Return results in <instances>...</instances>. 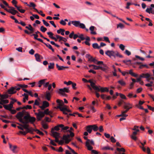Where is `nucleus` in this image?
I'll return each instance as SVG.
<instances>
[{
    "instance_id": "nucleus-1",
    "label": "nucleus",
    "mask_w": 154,
    "mask_h": 154,
    "mask_svg": "<svg viewBox=\"0 0 154 154\" xmlns=\"http://www.w3.org/2000/svg\"><path fill=\"white\" fill-rule=\"evenodd\" d=\"M23 109L22 112L17 113L16 117L21 123H30L33 124L36 120L34 117L31 116L29 113Z\"/></svg>"
},
{
    "instance_id": "nucleus-2",
    "label": "nucleus",
    "mask_w": 154,
    "mask_h": 154,
    "mask_svg": "<svg viewBox=\"0 0 154 154\" xmlns=\"http://www.w3.org/2000/svg\"><path fill=\"white\" fill-rule=\"evenodd\" d=\"M106 54L112 59H115L116 57L122 58L123 56L120 54L117 51L108 50L105 52Z\"/></svg>"
},
{
    "instance_id": "nucleus-3",
    "label": "nucleus",
    "mask_w": 154,
    "mask_h": 154,
    "mask_svg": "<svg viewBox=\"0 0 154 154\" xmlns=\"http://www.w3.org/2000/svg\"><path fill=\"white\" fill-rule=\"evenodd\" d=\"M49 114V109H45L44 112L40 111L38 113H35L37 116L36 118L38 121L41 120V119L44 116L45 114L48 115Z\"/></svg>"
},
{
    "instance_id": "nucleus-4",
    "label": "nucleus",
    "mask_w": 154,
    "mask_h": 154,
    "mask_svg": "<svg viewBox=\"0 0 154 154\" xmlns=\"http://www.w3.org/2000/svg\"><path fill=\"white\" fill-rule=\"evenodd\" d=\"M67 131L69 132L70 134L63 135L62 139L65 140V143H68L71 141V140L69 138L71 136V137H73L74 136V134L73 133L69 130H67Z\"/></svg>"
},
{
    "instance_id": "nucleus-5",
    "label": "nucleus",
    "mask_w": 154,
    "mask_h": 154,
    "mask_svg": "<svg viewBox=\"0 0 154 154\" xmlns=\"http://www.w3.org/2000/svg\"><path fill=\"white\" fill-rule=\"evenodd\" d=\"M89 67H93V69H94L98 70L99 69H100L102 70L104 72H106L108 68L107 65H104V67H102V66H97L93 64L89 65Z\"/></svg>"
},
{
    "instance_id": "nucleus-6",
    "label": "nucleus",
    "mask_w": 154,
    "mask_h": 154,
    "mask_svg": "<svg viewBox=\"0 0 154 154\" xmlns=\"http://www.w3.org/2000/svg\"><path fill=\"white\" fill-rule=\"evenodd\" d=\"M69 92V89L68 88H63L59 89L58 93L61 94L62 96L66 97L67 95L65 93H68Z\"/></svg>"
},
{
    "instance_id": "nucleus-7",
    "label": "nucleus",
    "mask_w": 154,
    "mask_h": 154,
    "mask_svg": "<svg viewBox=\"0 0 154 154\" xmlns=\"http://www.w3.org/2000/svg\"><path fill=\"white\" fill-rule=\"evenodd\" d=\"M8 7L10 9H8L5 8V9H4L8 12L13 15H15L16 14H20L17 11L15 10V8L13 7L10 6H8Z\"/></svg>"
},
{
    "instance_id": "nucleus-8",
    "label": "nucleus",
    "mask_w": 154,
    "mask_h": 154,
    "mask_svg": "<svg viewBox=\"0 0 154 154\" xmlns=\"http://www.w3.org/2000/svg\"><path fill=\"white\" fill-rule=\"evenodd\" d=\"M26 28L29 30L30 32H29L26 30H24V32L28 34H30L31 33H33L35 31V29L33 28L30 24L29 25V26H26Z\"/></svg>"
},
{
    "instance_id": "nucleus-9",
    "label": "nucleus",
    "mask_w": 154,
    "mask_h": 154,
    "mask_svg": "<svg viewBox=\"0 0 154 154\" xmlns=\"http://www.w3.org/2000/svg\"><path fill=\"white\" fill-rule=\"evenodd\" d=\"M28 128L29 129V130H26V131H20L19 133L20 134H22L24 135H25L27 133L29 132L31 133H32L34 131V129L32 128H29V125H28Z\"/></svg>"
},
{
    "instance_id": "nucleus-10",
    "label": "nucleus",
    "mask_w": 154,
    "mask_h": 154,
    "mask_svg": "<svg viewBox=\"0 0 154 154\" xmlns=\"http://www.w3.org/2000/svg\"><path fill=\"white\" fill-rule=\"evenodd\" d=\"M97 89H95L94 90L97 91H100L102 93L104 92H108L109 91L108 88L106 87H101L100 86H97Z\"/></svg>"
},
{
    "instance_id": "nucleus-11",
    "label": "nucleus",
    "mask_w": 154,
    "mask_h": 154,
    "mask_svg": "<svg viewBox=\"0 0 154 154\" xmlns=\"http://www.w3.org/2000/svg\"><path fill=\"white\" fill-rule=\"evenodd\" d=\"M86 57L88 58V61L90 62H93L95 64L96 63L97 60L95 58H93L90 54H88L86 55Z\"/></svg>"
},
{
    "instance_id": "nucleus-12",
    "label": "nucleus",
    "mask_w": 154,
    "mask_h": 154,
    "mask_svg": "<svg viewBox=\"0 0 154 154\" xmlns=\"http://www.w3.org/2000/svg\"><path fill=\"white\" fill-rule=\"evenodd\" d=\"M53 130V129H51V135L54 137H57L58 139L60 138V134L56 131H54Z\"/></svg>"
},
{
    "instance_id": "nucleus-13",
    "label": "nucleus",
    "mask_w": 154,
    "mask_h": 154,
    "mask_svg": "<svg viewBox=\"0 0 154 154\" xmlns=\"http://www.w3.org/2000/svg\"><path fill=\"white\" fill-rule=\"evenodd\" d=\"M91 84V86L94 89H97V86L95 85V84L91 80H89L88 81V82Z\"/></svg>"
},
{
    "instance_id": "nucleus-14",
    "label": "nucleus",
    "mask_w": 154,
    "mask_h": 154,
    "mask_svg": "<svg viewBox=\"0 0 154 154\" xmlns=\"http://www.w3.org/2000/svg\"><path fill=\"white\" fill-rule=\"evenodd\" d=\"M35 57L36 60L38 62H40L41 60V59H42L43 58L42 56L37 53L35 54Z\"/></svg>"
},
{
    "instance_id": "nucleus-15",
    "label": "nucleus",
    "mask_w": 154,
    "mask_h": 154,
    "mask_svg": "<svg viewBox=\"0 0 154 154\" xmlns=\"http://www.w3.org/2000/svg\"><path fill=\"white\" fill-rule=\"evenodd\" d=\"M66 106L64 105V106H61V107L60 106H57V107H55V108L56 109H59L62 112H63L64 111H66L67 108L66 107Z\"/></svg>"
},
{
    "instance_id": "nucleus-16",
    "label": "nucleus",
    "mask_w": 154,
    "mask_h": 154,
    "mask_svg": "<svg viewBox=\"0 0 154 154\" xmlns=\"http://www.w3.org/2000/svg\"><path fill=\"white\" fill-rule=\"evenodd\" d=\"M9 148L13 152H16V149L17 148V146H12L11 144L9 143Z\"/></svg>"
},
{
    "instance_id": "nucleus-17",
    "label": "nucleus",
    "mask_w": 154,
    "mask_h": 154,
    "mask_svg": "<svg viewBox=\"0 0 154 154\" xmlns=\"http://www.w3.org/2000/svg\"><path fill=\"white\" fill-rule=\"evenodd\" d=\"M8 92L9 94H13L16 93V91H15L14 88L11 87L8 90Z\"/></svg>"
},
{
    "instance_id": "nucleus-18",
    "label": "nucleus",
    "mask_w": 154,
    "mask_h": 154,
    "mask_svg": "<svg viewBox=\"0 0 154 154\" xmlns=\"http://www.w3.org/2000/svg\"><path fill=\"white\" fill-rule=\"evenodd\" d=\"M57 103H58L57 106H60L61 107L64 106V104L63 101L61 100L57 99L56 100Z\"/></svg>"
},
{
    "instance_id": "nucleus-19",
    "label": "nucleus",
    "mask_w": 154,
    "mask_h": 154,
    "mask_svg": "<svg viewBox=\"0 0 154 154\" xmlns=\"http://www.w3.org/2000/svg\"><path fill=\"white\" fill-rule=\"evenodd\" d=\"M23 125L20 124L19 123H17V124L21 127H23L25 129L29 130V129L28 128V125L27 124L28 123H22Z\"/></svg>"
},
{
    "instance_id": "nucleus-20",
    "label": "nucleus",
    "mask_w": 154,
    "mask_h": 154,
    "mask_svg": "<svg viewBox=\"0 0 154 154\" xmlns=\"http://www.w3.org/2000/svg\"><path fill=\"white\" fill-rule=\"evenodd\" d=\"M35 33V34H33L32 35H33L34 36V38L35 39L37 40L42 43H43V42L42 39L40 38H37V37H38V35H37L38 34H36Z\"/></svg>"
},
{
    "instance_id": "nucleus-21",
    "label": "nucleus",
    "mask_w": 154,
    "mask_h": 154,
    "mask_svg": "<svg viewBox=\"0 0 154 154\" xmlns=\"http://www.w3.org/2000/svg\"><path fill=\"white\" fill-rule=\"evenodd\" d=\"M45 98L48 101L50 100L51 94L49 92L46 91L45 96Z\"/></svg>"
},
{
    "instance_id": "nucleus-22",
    "label": "nucleus",
    "mask_w": 154,
    "mask_h": 154,
    "mask_svg": "<svg viewBox=\"0 0 154 154\" xmlns=\"http://www.w3.org/2000/svg\"><path fill=\"white\" fill-rule=\"evenodd\" d=\"M95 28V27L93 26H91L90 27L89 29L91 31V34L94 35H96L97 34V33L95 32H94Z\"/></svg>"
},
{
    "instance_id": "nucleus-23",
    "label": "nucleus",
    "mask_w": 154,
    "mask_h": 154,
    "mask_svg": "<svg viewBox=\"0 0 154 154\" xmlns=\"http://www.w3.org/2000/svg\"><path fill=\"white\" fill-rule=\"evenodd\" d=\"M80 22L77 21H72V23L74 26L76 27H78L80 24Z\"/></svg>"
},
{
    "instance_id": "nucleus-24",
    "label": "nucleus",
    "mask_w": 154,
    "mask_h": 154,
    "mask_svg": "<svg viewBox=\"0 0 154 154\" xmlns=\"http://www.w3.org/2000/svg\"><path fill=\"white\" fill-rule=\"evenodd\" d=\"M86 146L87 147L88 149L89 150H92L93 147L90 145L89 144V142L88 141H86Z\"/></svg>"
},
{
    "instance_id": "nucleus-25",
    "label": "nucleus",
    "mask_w": 154,
    "mask_h": 154,
    "mask_svg": "<svg viewBox=\"0 0 154 154\" xmlns=\"http://www.w3.org/2000/svg\"><path fill=\"white\" fill-rule=\"evenodd\" d=\"M130 107H132L131 105L129 103H124V108L125 109H127Z\"/></svg>"
},
{
    "instance_id": "nucleus-26",
    "label": "nucleus",
    "mask_w": 154,
    "mask_h": 154,
    "mask_svg": "<svg viewBox=\"0 0 154 154\" xmlns=\"http://www.w3.org/2000/svg\"><path fill=\"white\" fill-rule=\"evenodd\" d=\"M91 125H90L86 127V130L89 133H91L92 131V128L91 127Z\"/></svg>"
},
{
    "instance_id": "nucleus-27",
    "label": "nucleus",
    "mask_w": 154,
    "mask_h": 154,
    "mask_svg": "<svg viewBox=\"0 0 154 154\" xmlns=\"http://www.w3.org/2000/svg\"><path fill=\"white\" fill-rule=\"evenodd\" d=\"M43 43L44 44H45L46 46L47 47H48L49 49H51L52 51H53V52L54 51V49L53 48L51 45H50L49 44H46V43H44V42Z\"/></svg>"
},
{
    "instance_id": "nucleus-28",
    "label": "nucleus",
    "mask_w": 154,
    "mask_h": 154,
    "mask_svg": "<svg viewBox=\"0 0 154 154\" xmlns=\"http://www.w3.org/2000/svg\"><path fill=\"white\" fill-rule=\"evenodd\" d=\"M91 125V128L94 131H97L98 129V128L96 125Z\"/></svg>"
},
{
    "instance_id": "nucleus-29",
    "label": "nucleus",
    "mask_w": 154,
    "mask_h": 154,
    "mask_svg": "<svg viewBox=\"0 0 154 154\" xmlns=\"http://www.w3.org/2000/svg\"><path fill=\"white\" fill-rule=\"evenodd\" d=\"M35 33L36 34H40V36L43 38L44 39L47 40V41L48 42H50L49 39L47 38H46L44 37L42 34L38 31H37L36 32H35Z\"/></svg>"
},
{
    "instance_id": "nucleus-30",
    "label": "nucleus",
    "mask_w": 154,
    "mask_h": 154,
    "mask_svg": "<svg viewBox=\"0 0 154 154\" xmlns=\"http://www.w3.org/2000/svg\"><path fill=\"white\" fill-rule=\"evenodd\" d=\"M92 47L94 49H99L100 48V46L98 45L97 43H94L92 44Z\"/></svg>"
},
{
    "instance_id": "nucleus-31",
    "label": "nucleus",
    "mask_w": 154,
    "mask_h": 154,
    "mask_svg": "<svg viewBox=\"0 0 154 154\" xmlns=\"http://www.w3.org/2000/svg\"><path fill=\"white\" fill-rule=\"evenodd\" d=\"M96 64L98 65L99 66H102V67H104V65H106V64L103 63V62L102 61H97L96 62Z\"/></svg>"
},
{
    "instance_id": "nucleus-32",
    "label": "nucleus",
    "mask_w": 154,
    "mask_h": 154,
    "mask_svg": "<svg viewBox=\"0 0 154 154\" xmlns=\"http://www.w3.org/2000/svg\"><path fill=\"white\" fill-rule=\"evenodd\" d=\"M4 107L6 109L10 110L11 109L12 107H11L9 104L7 105H3Z\"/></svg>"
},
{
    "instance_id": "nucleus-33",
    "label": "nucleus",
    "mask_w": 154,
    "mask_h": 154,
    "mask_svg": "<svg viewBox=\"0 0 154 154\" xmlns=\"http://www.w3.org/2000/svg\"><path fill=\"white\" fill-rule=\"evenodd\" d=\"M47 80V79H45L41 80L38 81V84H42V85H44L46 81Z\"/></svg>"
},
{
    "instance_id": "nucleus-34",
    "label": "nucleus",
    "mask_w": 154,
    "mask_h": 154,
    "mask_svg": "<svg viewBox=\"0 0 154 154\" xmlns=\"http://www.w3.org/2000/svg\"><path fill=\"white\" fill-rule=\"evenodd\" d=\"M9 96L8 94H1V99H4L8 98Z\"/></svg>"
},
{
    "instance_id": "nucleus-35",
    "label": "nucleus",
    "mask_w": 154,
    "mask_h": 154,
    "mask_svg": "<svg viewBox=\"0 0 154 154\" xmlns=\"http://www.w3.org/2000/svg\"><path fill=\"white\" fill-rule=\"evenodd\" d=\"M56 67L59 70H63V66H60L58 64H56Z\"/></svg>"
},
{
    "instance_id": "nucleus-36",
    "label": "nucleus",
    "mask_w": 154,
    "mask_h": 154,
    "mask_svg": "<svg viewBox=\"0 0 154 154\" xmlns=\"http://www.w3.org/2000/svg\"><path fill=\"white\" fill-rule=\"evenodd\" d=\"M79 35V38L82 41H83L85 39V38L84 37V35L83 34H80L79 33H78Z\"/></svg>"
},
{
    "instance_id": "nucleus-37",
    "label": "nucleus",
    "mask_w": 154,
    "mask_h": 154,
    "mask_svg": "<svg viewBox=\"0 0 154 154\" xmlns=\"http://www.w3.org/2000/svg\"><path fill=\"white\" fill-rule=\"evenodd\" d=\"M43 105L46 108L49 106V103L46 101H44L43 102Z\"/></svg>"
},
{
    "instance_id": "nucleus-38",
    "label": "nucleus",
    "mask_w": 154,
    "mask_h": 154,
    "mask_svg": "<svg viewBox=\"0 0 154 154\" xmlns=\"http://www.w3.org/2000/svg\"><path fill=\"white\" fill-rule=\"evenodd\" d=\"M50 65H49L48 66V68L49 69H53L54 68V63H49Z\"/></svg>"
},
{
    "instance_id": "nucleus-39",
    "label": "nucleus",
    "mask_w": 154,
    "mask_h": 154,
    "mask_svg": "<svg viewBox=\"0 0 154 154\" xmlns=\"http://www.w3.org/2000/svg\"><path fill=\"white\" fill-rule=\"evenodd\" d=\"M34 131L36 132L37 133L39 134L40 135L43 136L44 135V133L42 132L41 131H40L39 130H38V129H34Z\"/></svg>"
},
{
    "instance_id": "nucleus-40",
    "label": "nucleus",
    "mask_w": 154,
    "mask_h": 154,
    "mask_svg": "<svg viewBox=\"0 0 154 154\" xmlns=\"http://www.w3.org/2000/svg\"><path fill=\"white\" fill-rule=\"evenodd\" d=\"M118 82L122 86H124L126 84L122 80L119 81Z\"/></svg>"
},
{
    "instance_id": "nucleus-41",
    "label": "nucleus",
    "mask_w": 154,
    "mask_h": 154,
    "mask_svg": "<svg viewBox=\"0 0 154 154\" xmlns=\"http://www.w3.org/2000/svg\"><path fill=\"white\" fill-rule=\"evenodd\" d=\"M40 30L42 32H45L47 30V29L44 26H42L40 27Z\"/></svg>"
},
{
    "instance_id": "nucleus-42",
    "label": "nucleus",
    "mask_w": 154,
    "mask_h": 154,
    "mask_svg": "<svg viewBox=\"0 0 154 154\" xmlns=\"http://www.w3.org/2000/svg\"><path fill=\"white\" fill-rule=\"evenodd\" d=\"M153 9L151 7L149 8H147L146 10V11L149 13L150 14L151 13Z\"/></svg>"
},
{
    "instance_id": "nucleus-43",
    "label": "nucleus",
    "mask_w": 154,
    "mask_h": 154,
    "mask_svg": "<svg viewBox=\"0 0 154 154\" xmlns=\"http://www.w3.org/2000/svg\"><path fill=\"white\" fill-rule=\"evenodd\" d=\"M47 34L48 35L49 37L51 39H52L54 37L53 36L54 34L51 32H48Z\"/></svg>"
},
{
    "instance_id": "nucleus-44",
    "label": "nucleus",
    "mask_w": 154,
    "mask_h": 154,
    "mask_svg": "<svg viewBox=\"0 0 154 154\" xmlns=\"http://www.w3.org/2000/svg\"><path fill=\"white\" fill-rule=\"evenodd\" d=\"M27 6L29 7H32L33 8V9H34V8L36 6L32 2H30V5L27 4Z\"/></svg>"
},
{
    "instance_id": "nucleus-45",
    "label": "nucleus",
    "mask_w": 154,
    "mask_h": 154,
    "mask_svg": "<svg viewBox=\"0 0 154 154\" xmlns=\"http://www.w3.org/2000/svg\"><path fill=\"white\" fill-rule=\"evenodd\" d=\"M1 100L2 101V105L3 106L4 105V104L8 103H9V101L7 100L1 99Z\"/></svg>"
},
{
    "instance_id": "nucleus-46",
    "label": "nucleus",
    "mask_w": 154,
    "mask_h": 154,
    "mask_svg": "<svg viewBox=\"0 0 154 154\" xmlns=\"http://www.w3.org/2000/svg\"><path fill=\"white\" fill-rule=\"evenodd\" d=\"M124 25L121 23H119V24H118L117 25V28H120L121 29H122L124 28Z\"/></svg>"
},
{
    "instance_id": "nucleus-47",
    "label": "nucleus",
    "mask_w": 154,
    "mask_h": 154,
    "mask_svg": "<svg viewBox=\"0 0 154 154\" xmlns=\"http://www.w3.org/2000/svg\"><path fill=\"white\" fill-rule=\"evenodd\" d=\"M23 109H32V106L30 105H27L26 106H24L23 107Z\"/></svg>"
},
{
    "instance_id": "nucleus-48",
    "label": "nucleus",
    "mask_w": 154,
    "mask_h": 154,
    "mask_svg": "<svg viewBox=\"0 0 154 154\" xmlns=\"http://www.w3.org/2000/svg\"><path fill=\"white\" fill-rule=\"evenodd\" d=\"M80 28L84 29L85 28V24L82 23H80V24H79V26Z\"/></svg>"
},
{
    "instance_id": "nucleus-49",
    "label": "nucleus",
    "mask_w": 154,
    "mask_h": 154,
    "mask_svg": "<svg viewBox=\"0 0 154 154\" xmlns=\"http://www.w3.org/2000/svg\"><path fill=\"white\" fill-rule=\"evenodd\" d=\"M42 125L43 128L45 129H47L48 128V125L47 124L43 123V121L42 122Z\"/></svg>"
},
{
    "instance_id": "nucleus-50",
    "label": "nucleus",
    "mask_w": 154,
    "mask_h": 154,
    "mask_svg": "<svg viewBox=\"0 0 154 154\" xmlns=\"http://www.w3.org/2000/svg\"><path fill=\"white\" fill-rule=\"evenodd\" d=\"M146 67L147 68H149V66L146 64H142L140 65L139 67L140 69H142L143 67Z\"/></svg>"
},
{
    "instance_id": "nucleus-51",
    "label": "nucleus",
    "mask_w": 154,
    "mask_h": 154,
    "mask_svg": "<svg viewBox=\"0 0 154 154\" xmlns=\"http://www.w3.org/2000/svg\"><path fill=\"white\" fill-rule=\"evenodd\" d=\"M119 48L122 51H124L125 49V46L122 44H121L119 46Z\"/></svg>"
},
{
    "instance_id": "nucleus-52",
    "label": "nucleus",
    "mask_w": 154,
    "mask_h": 154,
    "mask_svg": "<svg viewBox=\"0 0 154 154\" xmlns=\"http://www.w3.org/2000/svg\"><path fill=\"white\" fill-rule=\"evenodd\" d=\"M42 22H43V24L46 26H50L49 24L46 22L45 20H42Z\"/></svg>"
},
{
    "instance_id": "nucleus-53",
    "label": "nucleus",
    "mask_w": 154,
    "mask_h": 154,
    "mask_svg": "<svg viewBox=\"0 0 154 154\" xmlns=\"http://www.w3.org/2000/svg\"><path fill=\"white\" fill-rule=\"evenodd\" d=\"M18 86L20 87V88H27L28 87L27 85H23L20 84H18Z\"/></svg>"
},
{
    "instance_id": "nucleus-54",
    "label": "nucleus",
    "mask_w": 154,
    "mask_h": 154,
    "mask_svg": "<svg viewBox=\"0 0 154 154\" xmlns=\"http://www.w3.org/2000/svg\"><path fill=\"white\" fill-rule=\"evenodd\" d=\"M123 63H125L126 64H128L127 63H129L131 64V60H124L123 61Z\"/></svg>"
},
{
    "instance_id": "nucleus-55",
    "label": "nucleus",
    "mask_w": 154,
    "mask_h": 154,
    "mask_svg": "<svg viewBox=\"0 0 154 154\" xmlns=\"http://www.w3.org/2000/svg\"><path fill=\"white\" fill-rule=\"evenodd\" d=\"M22 96L24 97L23 98H25L26 100H28V95L24 93L22 95Z\"/></svg>"
},
{
    "instance_id": "nucleus-56",
    "label": "nucleus",
    "mask_w": 154,
    "mask_h": 154,
    "mask_svg": "<svg viewBox=\"0 0 154 154\" xmlns=\"http://www.w3.org/2000/svg\"><path fill=\"white\" fill-rule=\"evenodd\" d=\"M64 84H66L67 85H68L71 84L72 83V81H69L68 82L66 81H65L64 82Z\"/></svg>"
},
{
    "instance_id": "nucleus-57",
    "label": "nucleus",
    "mask_w": 154,
    "mask_h": 154,
    "mask_svg": "<svg viewBox=\"0 0 154 154\" xmlns=\"http://www.w3.org/2000/svg\"><path fill=\"white\" fill-rule=\"evenodd\" d=\"M144 76L145 78H146V79L149 78L150 77V75L148 73H146V74H144Z\"/></svg>"
},
{
    "instance_id": "nucleus-58",
    "label": "nucleus",
    "mask_w": 154,
    "mask_h": 154,
    "mask_svg": "<svg viewBox=\"0 0 154 154\" xmlns=\"http://www.w3.org/2000/svg\"><path fill=\"white\" fill-rule=\"evenodd\" d=\"M125 54L128 56H129L131 55V52L127 50H126L125 51Z\"/></svg>"
},
{
    "instance_id": "nucleus-59",
    "label": "nucleus",
    "mask_w": 154,
    "mask_h": 154,
    "mask_svg": "<svg viewBox=\"0 0 154 154\" xmlns=\"http://www.w3.org/2000/svg\"><path fill=\"white\" fill-rule=\"evenodd\" d=\"M102 149L103 150H109L110 149V147L107 146L102 147Z\"/></svg>"
},
{
    "instance_id": "nucleus-60",
    "label": "nucleus",
    "mask_w": 154,
    "mask_h": 154,
    "mask_svg": "<svg viewBox=\"0 0 154 154\" xmlns=\"http://www.w3.org/2000/svg\"><path fill=\"white\" fill-rule=\"evenodd\" d=\"M30 14L32 15V16L34 17L35 18L38 19L39 18V16L37 14H32V13L30 12Z\"/></svg>"
},
{
    "instance_id": "nucleus-61",
    "label": "nucleus",
    "mask_w": 154,
    "mask_h": 154,
    "mask_svg": "<svg viewBox=\"0 0 154 154\" xmlns=\"http://www.w3.org/2000/svg\"><path fill=\"white\" fill-rule=\"evenodd\" d=\"M135 56L136 58L139 59L141 61H144V58L140 57L138 55H135Z\"/></svg>"
},
{
    "instance_id": "nucleus-62",
    "label": "nucleus",
    "mask_w": 154,
    "mask_h": 154,
    "mask_svg": "<svg viewBox=\"0 0 154 154\" xmlns=\"http://www.w3.org/2000/svg\"><path fill=\"white\" fill-rule=\"evenodd\" d=\"M133 3H131L130 2H128L127 3V6L126 7V8L127 9H128L129 8V6L131 5H133Z\"/></svg>"
},
{
    "instance_id": "nucleus-63",
    "label": "nucleus",
    "mask_w": 154,
    "mask_h": 154,
    "mask_svg": "<svg viewBox=\"0 0 154 154\" xmlns=\"http://www.w3.org/2000/svg\"><path fill=\"white\" fill-rule=\"evenodd\" d=\"M111 141L112 143H115L116 142V140L113 137H111L110 138Z\"/></svg>"
},
{
    "instance_id": "nucleus-64",
    "label": "nucleus",
    "mask_w": 154,
    "mask_h": 154,
    "mask_svg": "<svg viewBox=\"0 0 154 154\" xmlns=\"http://www.w3.org/2000/svg\"><path fill=\"white\" fill-rule=\"evenodd\" d=\"M120 96L121 97V98L123 99H126V98L125 97V96L122 94H119Z\"/></svg>"
}]
</instances>
